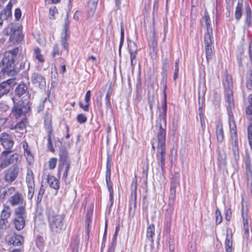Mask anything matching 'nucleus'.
I'll use <instances>...</instances> for the list:
<instances>
[{
    "mask_svg": "<svg viewBox=\"0 0 252 252\" xmlns=\"http://www.w3.org/2000/svg\"><path fill=\"white\" fill-rule=\"evenodd\" d=\"M23 242V237L21 235L16 234L11 236L8 240V243L9 245L18 246L21 245Z\"/></svg>",
    "mask_w": 252,
    "mask_h": 252,
    "instance_id": "17",
    "label": "nucleus"
},
{
    "mask_svg": "<svg viewBox=\"0 0 252 252\" xmlns=\"http://www.w3.org/2000/svg\"><path fill=\"white\" fill-rule=\"evenodd\" d=\"M225 248L226 252H232V235L227 232L225 241Z\"/></svg>",
    "mask_w": 252,
    "mask_h": 252,
    "instance_id": "22",
    "label": "nucleus"
},
{
    "mask_svg": "<svg viewBox=\"0 0 252 252\" xmlns=\"http://www.w3.org/2000/svg\"><path fill=\"white\" fill-rule=\"evenodd\" d=\"M111 158L108 155L107 156V164H106V171H111V165H110V162H111Z\"/></svg>",
    "mask_w": 252,
    "mask_h": 252,
    "instance_id": "62",
    "label": "nucleus"
},
{
    "mask_svg": "<svg viewBox=\"0 0 252 252\" xmlns=\"http://www.w3.org/2000/svg\"><path fill=\"white\" fill-rule=\"evenodd\" d=\"M48 184L50 186L55 189H58L59 188V182L58 180L55 177L52 176L48 178Z\"/></svg>",
    "mask_w": 252,
    "mask_h": 252,
    "instance_id": "33",
    "label": "nucleus"
},
{
    "mask_svg": "<svg viewBox=\"0 0 252 252\" xmlns=\"http://www.w3.org/2000/svg\"><path fill=\"white\" fill-rule=\"evenodd\" d=\"M24 155L26 158L28 164L31 165L33 163L34 161L33 156H32L30 151H27L26 152H25Z\"/></svg>",
    "mask_w": 252,
    "mask_h": 252,
    "instance_id": "38",
    "label": "nucleus"
},
{
    "mask_svg": "<svg viewBox=\"0 0 252 252\" xmlns=\"http://www.w3.org/2000/svg\"><path fill=\"white\" fill-rule=\"evenodd\" d=\"M59 53V48L57 44H55L53 47V50L52 52L53 56H55Z\"/></svg>",
    "mask_w": 252,
    "mask_h": 252,
    "instance_id": "64",
    "label": "nucleus"
},
{
    "mask_svg": "<svg viewBox=\"0 0 252 252\" xmlns=\"http://www.w3.org/2000/svg\"><path fill=\"white\" fill-rule=\"evenodd\" d=\"M31 81L35 87L43 89L46 87L45 79L39 73H33L31 76Z\"/></svg>",
    "mask_w": 252,
    "mask_h": 252,
    "instance_id": "13",
    "label": "nucleus"
},
{
    "mask_svg": "<svg viewBox=\"0 0 252 252\" xmlns=\"http://www.w3.org/2000/svg\"><path fill=\"white\" fill-rule=\"evenodd\" d=\"M34 57L39 62L43 63L44 62V58L42 55L40 54V50L38 47H36L34 49Z\"/></svg>",
    "mask_w": 252,
    "mask_h": 252,
    "instance_id": "37",
    "label": "nucleus"
},
{
    "mask_svg": "<svg viewBox=\"0 0 252 252\" xmlns=\"http://www.w3.org/2000/svg\"><path fill=\"white\" fill-rule=\"evenodd\" d=\"M226 9L232 10L233 6V0H226Z\"/></svg>",
    "mask_w": 252,
    "mask_h": 252,
    "instance_id": "55",
    "label": "nucleus"
},
{
    "mask_svg": "<svg viewBox=\"0 0 252 252\" xmlns=\"http://www.w3.org/2000/svg\"><path fill=\"white\" fill-rule=\"evenodd\" d=\"M113 93V90L111 88V87H109L108 90L107 91V93L105 95V104L106 106V107L108 109H111V104L110 102V98L112 94Z\"/></svg>",
    "mask_w": 252,
    "mask_h": 252,
    "instance_id": "34",
    "label": "nucleus"
},
{
    "mask_svg": "<svg viewBox=\"0 0 252 252\" xmlns=\"http://www.w3.org/2000/svg\"><path fill=\"white\" fill-rule=\"evenodd\" d=\"M16 84L15 79H9L0 83V99L7 95Z\"/></svg>",
    "mask_w": 252,
    "mask_h": 252,
    "instance_id": "9",
    "label": "nucleus"
},
{
    "mask_svg": "<svg viewBox=\"0 0 252 252\" xmlns=\"http://www.w3.org/2000/svg\"><path fill=\"white\" fill-rule=\"evenodd\" d=\"M45 127L48 134L51 135L52 132V120L50 117H47L45 120Z\"/></svg>",
    "mask_w": 252,
    "mask_h": 252,
    "instance_id": "32",
    "label": "nucleus"
},
{
    "mask_svg": "<svg viewBox=\"0 0 252 252\" xmlns=\"http://www.w3.org/2000/svg\"><path fill=\"white\" fill-rule=\"evenodd\" d=\"M44 193V190L42 188H40L38 191V193L37 195V202H40L42 198L43 195Z\"/></svg>",
    "mask_w": 252,
    "mask_h": 252,
    "instance_id": "56",
    "label": "nucleus"
},
{
    "mask_svg": "<svg viewBox=\"0 0 252 252\" xmlns=\"http://www.w3.org/2000/svg\"><path fill=\"white\" fill-rule=\"evenodd\" d=\"M246 87L248 89H252V71H251L249 73V77H247V81L246 83Z\"/></svg>",
    "mask_w": 252,
    "mask_h": 252,
    "instance_id": "45",
    "label": "nucleus"
},
{
    "mask_svg": "<svg viewBox=\"0 0 252 252\" xmlns=\"http://www.w3.org/2000/svg\"><path fill=\"white\" fill-rule=\"evenodd\" d=\"M216 136L218 142H221L223 141L224 136L222 125L221 123H219L217 125Z\"/></svg>",
    "mask_w": 252,
    "mask_h": 252,
    "instance_id": "28",
    "label": "nucleus"
},
{
    "mask_svg": "<svg viewBox=\"0 0 252 252\" xmlns=\"http://www.w3.org/2000/svg\"><path fill=\"white\" fill-rule=\"evenodd\" d=\"M26 181L27 186L34 185V175L32 170L27 167V172L26 174Z\"/></svg>",
    "mask_w": 252,
    "mask_h": 252,
    "instance_id": "24",
    "label": "nucleus"
},
{
    "mask_svg": "<svg viewBox=\"0 0 252 252\" xmlns=\"http://www.w3.org/2000/svg\"><path fill=\"white\" fill-rule=\"evenodd\" d=\"M11 210L10 207L7 205H3V208L1 211L0 218L7 220L11 215Z\"/></svg>",
    "mask_w": 252,
    "mask_h": 252,
    "instance_id": "27",
    "label": "nucleus"
},
{
    "mask_svg": "<svg viewBox=\"0 0 252 252\" xmlns=\"http://www.w3.org/2000/svg\"><path fill=\"white\" fill-rule=\"evenodd\" d=\"M7 32L10 35V40L14 43L20 42L23 40V35L21 31L16 30L12 25L8 27Z\"/></svg>",
    "mask_w": 252,
    "mask_h": 252,
    "instance_id": "11",
    "label": "nucleus"
},
{
    "mask_svg": "<svg viewBox=\"0 0 252 252\" xmlns=\"http://www.w3.org/2000/svg\"><path fill=\"white\" fill-rule=\"evenodd\" d=\"M246 18L245 22L248 27H250L252 23V10L248 3L246 5Z\"/></svg>",
    "mask_w": 252,
    "mask_h": 252,
    "instance_id": "30",
    "label": "nucleus"
},
{
    "mask_svg": "<svg viewBox=\"0 0 252 252\" xmlns=\"http://www.w3.org/2000/svg\"><path fill=\"white\" fill-rule=\"evenodd\" d=\"M137 186V179L136 177H135L132 180L131 185V198L129 207L130 212L132 211L133 208L134 210L136 207Z\"/></svg>",
    "mask_w": 252,
    "mask_h": 252,
    "instance_id": "10",
    "label": "nucleus"
},
{
    "mask_svg": "<svg viewBox=\"0 0 252 252\" xmlns=\"http://www.w3.org/2000/svg\"><path fill=\"white\" fill-rule=\"evenodd\" d=\"M58 9L55 6L51 7L49 9V17L50 19H53L55 15L57 13Z\"/></svg>",
    "mask_w": 252,
    "mask_h": 252,
    "instance_id": "51",
    "label": "nucleus"
},
{
    "mask_svg": "<svg viewBox=\"0 0 252 252\" xmlns=\"http://www.w3.org/2000/svg\"><path fill=\"white\" fill-rule=\"evenodd\" d=\"M169 67V60L167 58H165L162 60V70L164 75H167V71Z\"/></svg>",
    "mask_w": 252,
    "mask_h": 252,
    "instance_id": "35",
    "label": "nucleus"
},
{
    "mask_svg": "<svg viewBox=\"0 0 252 252\" xmlns=\"http://www.w3.org/2000/svg\"><path fill=\"white\" fill-rule=\"evenodd\" d=\"M229 124L230 130L231 134L232 144L233 148L237 147L238 148V141L237 139V134L236 130V126L234 121L233 116L231 115L228 112Z\"/></svg>",
    "mask_w": 252,
    "mask_h": 252,
    "instance_id": "8",
    "label": "nucleus"
},
{
    "mask_svg": "<svg viewBox=\"0 0 252 252\" xmlns=\"http://www.w3.org/2000/svg\"><path fill=\"white\" fill-rule=\"evenodd\" d=\"M248 102L249 105L246 109V117L249 121H252V94L249 95Z\"/></svg>",
    "mask_w": 252,
    "mask_h": 252,
    "instance_id": "25",
    "label": "nucleus"
},
{
    "mask_svg": "<svg viewBox=\"0 0 252 252\" xmlns=\"http://www.w3.org/2000/svg\"><path fill=\"white\" fill-rule=\"evenodd\" d=\"M67 24L66 23H65V32L63 34V35L62 36V40H61L62 45L65 49H67V40H66V26H67Z\"/></svg>",
    "mask_w": 252,
    "mask_h": 252,
    "instance_id": "47",
    "label": "nucleus"
},
{
    "mask_svg": "<svg viewBox=\"0 0 252 252\" xmlns=\"http://www.w3.org/2000/svg\"><path fill=\"white\" fill-rule=\"evenodd\" d=\"M22 15V12L20 8H17L15 10L14 16L16 20H19Z\"/></svg>",
    "mask_w": 252,
    "mask_h": 252,
    "instance_id": "54",
    "label": "nucleus"
},
{
    "mask_svg": "<svg viewBox=\"0 0 252 252\" xmlns=\"http://www.w3.org/2000/svg\"><path fill=\"white\" fill-rule=\"evenodd\" d=\"M91 91L90 90L88 91L86 94L85 98V102H86V103H89V101L90 100V98H91Z\"/></svg>",
    "mask_w": 252,
    "mask_h": 252,
    "instance_id": "60",
    "label": "nucleus"
},
{
    "mask_svg": "<svg viewBox=\"0 0 252 252\" xmlns=\"http://www.w3.org/2000/svg\"><path fill=\"white\" fill-rule=\"evenodd\" d=\"M28 123L26 119H23L19 123H18L15 126H12L11 129H15L16 132L23 134L26 131V125Z\"/></svg>",
    "mask_w": 252,
    "mask_h": 252,
    "instance_id": "15",
    "label": "nucleus"
},
{
    "mask_svg": "<svg viewBox=\"0 0 252 252\" xmlns=\"http://www.w3.org/2000/svg\"><path fill=\"white\" fill-rule=\"evenodd\" d=\"M15 188L11 187L8 188L5 191V193L7 194H11L13 192H15L8 200V202L12 206L21 205L23 202V197L22 195L18 192H15Z\"/></svg>",
    "mask_w": 252,
    "mask_h": 252,
    "instance_id": "7",
    "label": "nucleus"
},
{
    "mask_svg": "<svg viewBox=\"0 0 252 252\" xmlns=\"http://www.w3.org/2000/svg\"><path fill=\"white\" fill-rule=\"evenodd\" d=\"M98 0H90L88 2V12L90 16H93L96 10Z\"/></svg>",
    "mask_w": 252,
    "mask_h": 252,
    "instance_id": "26",
    "label": "nucleus"
},
{
    "mask_svg": "<svg viewBox=\"0 0 252 252\" xmlns=\"http://www.w3.org/2000/svg\"><path fill=\"white\" fill-rule=\"evenodd\" d=\"M63 166L65 167L64 171L68 172L69 168H70V163L69 162L64 163V164H61V169L60 170H59V172H61Z\"/></svg>",
    "mask_w": 252,
    "mask_h": 252,
    "instance_id": "57",
    "label": "nucleus"
},
{
    "mask_svg": "<svg viewBox=\"0 0 252 252\" xmlns=\"http://www.w3.org/2000/svg\"><path fill=\"white\" fill-rule=\"evenodd\" d=\"M232 150L234 159L236 161V164H237L238 161L239 159V154L238 148H237V147L232 148Z\"/></svg>",
    "mask_w": 252,
    "mask_h": 252,
    "instance_id": "49",
    "label": "nucleus"
},
{
    "mask_svg": "<svg viewBox=\"0 0 252 252\" xmlns=\"http://www.w3.org/2000/svg\"><path fill=\"white\" fill-rule=\"evenodd\" d=\"M243 6V0H238L235 11V17L237 21H239L242 17Z\"/></svg>",
    "mask_w": 252,
    "mask_h": 252,
    "instance_id": "23",
    "label": "nucleus"
},
{
    "mask_svg": "<svg viewBox=\"0 0 252 252\" xmlns=\"http://www.w3.org/2000/svg\"><path fill=\"white\" fill-rule=\"evenodd\" d=\"M222 220V217L220 211L218 209L216 211V222L217 224H220Z\"/></svg>",
    "mask_w": 252,
    "mask_h": 252,
    "instance_id": "52",
    "label": "nucleus"
},
{
    "mask_svg": "<svg viewBox=\"0 0 252 252\" xmlns=\"http://www.w3.org/2000/svg\"><path fill=\"white\" fill-rule=\"evenodd\" d=\"M204 42L206 59L207 62H209L212 59L213 55L212 44L213 37H210L209 35H207L204 37Z\"/></svg>",
    "mask_w": 252,
    "mask_h": 252,
    "instance_id": "14",
    "label": "nucleus"
},
{
    "mask_svg": "<svg viewBox=\"0 0 252 252\" xmlns=\"http://www.w3.org/2000/svg\"><path fill=\"white\" fill-rule=\"evenodd\" d=\"M111 171H106V182L108 189V190H113L112 184L110 180Z\"/></svg>",
    "mask_w": 252,
    "mask_h": 252,
    "instance_id": "39",
    "label": "nucleus"
},
{
    "mask_svg": "<svg viewBox=\"0 0 252 252\" xmlns=\"http://www.w3.org/2000/svg\"><path fill=\"white\" fill-rule=\"evenodd\" d=\"M12 100L14 105L12 108V113L16 119L20 118L23 113L22 106L21 105L16 103L15 98L12 97Z\"/></svg>",
    "mask_w": 252,
    "mask_h": 252,
    "instance_id": "19",
    "label": "nucleus"
},
{
    "mask_svg": "<svg viewBox=\"0 0 252 252\" xmlns=\"http://www.w3.org/2000/svg\"><path fill=\"white\" fill-rule=\"evenodd\" d=\"M130 53V63L131 65L132 66V69H133L134 65L136 63V62L135 61L136 59V56L137 54V53Z\"/></svg>",
    "mask_w": 252,
    "mask_h": 252,
    "instance_id": "48",
    "label": "nucleus"
},
{
    "mask_svg": "<svg viewBox=\"0 0 252 252\" xmlns=\"http://www.w3.org/2000/svg\"><path fill=\"white\" fill-rule=\"evenodd\" d=\"M87 117L82 114H78L77 116V120L78 123L83 124L87 121Z\"/></svg>",
    "mask_w": 252,
    "mask_h": 252,
    "instance_id": "50",
    "label": "nucleus"
},
{
    "mask_svg": "<svg viewBox=\"0 0 252 252\" xmlns=\"http://www.w3.org/2000/svg\"><path fill=\"white\" fill-rule=\"evenodd\" d=\"M67 150L64 149H61L59 152L60 157V164L59 166V170L61 169V164H64V163L69 162L67 160Z\"/></svg>",
    "mask_w": 252,
    "mask_h": 252,
    "instance_id": "21",
    "label": "nucleus"
},
{
    "mask_svg": "<svg viewBox=\"0 0 252 252\" xmlns=\"http://www.w3.org/2000/svg\"><path fill=\"white\" fill-rule=\"evenodd\" d=\"M21 53V50L16 47L12 50L6 51L0 63L1 71L8 74L14 75L16 72L14 69L15 58Z\"/></svg>",
    "mask_w": 252,
    "mask_h": 252,
    "instance_id": "3",
    "label": "nucleus"
},
{
    "mask_svg": "<svg viewBox=\"0 0 252 252\" xmlns=\"http://www.w3.org/2000/svg\"><path fill=\"white\" fill-rule=\"evenodd\" d=\"M0 141L5 151H12L14 145V140L12 136L7 133L3 132L0 135Z\"/></svg>",
    "mask_w": 252,
    "mask_h": 252,
    "instance_id": "12",
    "label": "nucleus"
},
{
    "mask_svg": "<svg viewBox=\"0 0 252 252\" xmlns=\"http://www.w3.org/2000/svg\"><path fill=\"white\" fill-rule=\"evenodd\" d=\"M179 59H177L175 61V71L173 75V78L174 80H176V79L178 77V72H179Z\"/></svg>",
    "mask_w": 252,
    "mask_h": 252,
    "instance_id": "44",
    "label": "nucleus"
},
{
    "mask_svg": "<svg viewBox=\"0 0 252 252\" xmlns=\"http://www.w3.org/2000/svg\"><path fill=\"white\" fill-rule=\"evenodd\" d=\"M26 215V208L24 206H18L14 209L13 223L18 231L22 230L25 226Z\"/></svg>",
    "mask_w": 252,
    "mask_h": 252,
    "instance_id": "4",
    "label": "nucleus"
},
{
    "mask_svg": "<svg viewBox=\"0 0 252 252\" xmlns=\"http://www.w3.org/2000/svg\"><path fill=\"white\" fill-rule=\"evenodd\" d=\"M155 235V226L153 224L149 225L147 230V238L151 243L154 242L153 236Z\"/></svg>",
    "mask_w": 252,
    "mask_h": 252,
    "instance_id": "31",
    "label": "nucleus"
},
{
    "mask_svg": "<svg viewBox=\"0 0 252 252\" xmlns=\"http://www.w3.org/2000/svg\"><path fill=\"white\" fill-rule=\"evenodd\" d=\"M180 181L172 180L171 182L170 189V199L174 200L176 197V189L179 186Z\"/></svg>",
    "mask_w": 252,
    "mask_h": 252,
    "instance_id": "20",
    "label": "nucleus"
},
{
    "mask_svg": "<svg viewBox=\"0 0 252 252\" xmlns=\"http://www.w3.org/2000/svg\"><path fill=\"white\" fill-rule=\"evenodd\" d=\"M12 151H4L1 153L0 156V168H5L9 165L18 162L20 156L17 153H14L8 157V155Z\"/></svg>",
    "mask_w": 252,
    "mask_h": 252,
    "instance_id": "5",
    "label": "nucleus"
},
{
    "mask_svg": "<svg viewBox=\"0 0 252 252\" xmlns=\"http://www.w3.org/2000/svg\"><path fill=\"white\" fill-rule=\"evenodd\" d=\"M203 21L205 22L207 30V32L205 33L204 37L209 35L210 37H213V30L211 27V20L207 13H205Z\"/></svg>",
    "mask_w": 252,
    "mask_h": 252,
    "instance_id": "16",
    "label": "nucleus"
},
{
    "mask_svg": "<svg viewBox=\"0 0 252 252\" xmlns=\"http://www.w3.org/2000/svg\"><path fill=\"white\" fill-rule=\"evenodd\" d=\"M242 218H243V223L244 226H249L247 213H244L243 207H242Z\"/></svg>",
    "mask_w": 252,
    "mask_h": 252,
    "instance_id": "46",
    "label": "nucleus"
},
{
    "mask_svg": "<svg viewBox=\"0 0 252 252\" xmlns=\"http://www.w3.org/2000/svg\"><path fill=\"white\" fill-rule=\"evenodd\" d=\"M7 223L8 220H4L1 218L0 219V226L2 228L3 227H5Z\"/></svg>",
    "mask_w": 252,
    "mask_h": 252,
    "instance_id": "61",
    "label": "nucleus"
},
{
    "mask_svg": "<svg viewBox=\"0 0 252 252\" xmlns=\"http://www.w3.org/2000/svg\"><path fill=\"white\" fill-rule=\"evenodd\" d=\"M226 157L224 156L223 158H221V159L219 158V164L221 167H224L226 165Z\"/></svg>",
    "mask_w": 252,
    "mask_h": 252,
    "instance_id": "58",
    "label": "nucleus"
},
{
    "mask_svg": "<svg viewBox=\"0 0 252 252\" xmlns=\"http://www.w3.org/2000/svg\"><path fill=\"white\" fill-rule=\"evenodd\" d=\"M128 48L129 53H137V47L135 42L129 41L128 42Z\"/></svg>",
    "mask_w": 252,
    "mask_h": 252,
    "instance_id": "40",
    "label": "nucleus"
},
{
    "mask_svg": "<svg viewBox=\"0 0 252 252\" xmlns=\"http://www.w3.org/2000/svg\"><path fill=\"white\" fill-rule=\"evenodd\" d=\"M57 163V158H51L49 161V168L50 169H54L55 168Z\"/></svg>",
    "mask_w": 252,
    "mask_h": 252,
    "instance_id": "42",
    "label": "nucleus"
},
{
    "mask_svg": "<svg viewBox=\"0 0 252 252\" xmlns=\"http://www.w3.org/2000/svg\"><path fill=\"white\" fill-rule=\"evenodd\" d=\"M19 169L17 165H14L4 172V180L8 184H11L17 178Z\"/></svg>",
    "mask_w": 252,
    "mask_h": 252,
    "instance_id": "6",
    "label": "nucleus"
},
{
    "mask_svg": "<svg viewBox=\"0 0 252 252\" xmlns=\"http://www.w3.org/2000/svg\"><path fill=\"white\" fill-rule=\"evenodd\" d=\"M93 213V210L92 209H90V210H88V212L87 213L86 223L87 225L88 229L89 228V226L92 221ZM87 231H88V230Z\"/></svg>",
    "mask_w": 252,
    "mask_h": 252,
    "instance_id": "41",
    "label": "nucleus"
},
{
    "mask_svg": "<svg viewBox=\"0 0 252 252\" xmlns=\"http://www.w3.org/2000/svg\"><path fill=\"white\" fill-rule=\"evenodd\" d=\"M249 144L252 149V121H250L249 125L247 128Z\"/></svg>",
    "mask_w": 252,
    "mask_h": 252,
    "instance_id": "36",
    "label": "nucleus"
},
{
    "mask_svg": "<svg viewBox=\"0 0 252 252\" xmlns=\"http://www.w3.org/2000/svg\"><path fill=\"white\" fill-rule=\"evenodd\" d=\"M166 110L167 105L165 102L156 121V137L152 142V148L156 149V159L162 171L164 170L165 164Z\"/></svg>",
    "mask_w": 252,
    "mask_h": 252,
    "instance_id": "1",
    "label": "nucleus"
},
{
    "mask_svg": "<svg viewBox=\"0 0 252 252\" xmlns=\"http://www.w3.org/2000/svg\"><path fill=\"white\" fill-rule=\"evenodd\" d=\"M226 101L227 102V108H228V112H229L231 115L233 116L232 112L229 109H231L234 107V103L233 100V93L232 90H228L226 91Z\"/></svg>",
    "mask_w": 252,
    "mask_h": 252,
    "instance_id": "18",
    "label": "nucleus"
},
{
    "mask_svg": "<svg viewBox=\"0 0 252 252\" xmlns=\"http://www.w3.org/2000/svg\"><path fill=\"white\" fill-rule=\"evenodd\" d=\"M49 226L53 233H60L65 229V215L56 209L48 208L46 211Z\"/></svg>",
    "mask_w": 252,
    "mask_h": 252,
    "instance_id": "2",
    "label": "nucleus"
},
{
    "mask_svg": "<svg viewBox=\"0 0 252 252\" xmlns=\"http://www.w3.org/2000/svg\"><path fill=\"white\" fill-rule=\"evenodd\" d=\"M231 211L230 209H227L225 212V219L229 220L231 218Z\"/></svg>",
    "mask_w": 252,
    "mask_h": 252,
    "instance_id": "63",
    "label": "nucleus"
},
{
    "mask_svg": "<svg viewBox=\"0 0 252 252\" xmlns=\"http://www.w3.org/2000/svg\"><path fill=\"white\" fill-rule=\"evenodd\" d=\"M28 189V192L27 193V197L29 199H31L34 194V185L33 186H27Z\"/></svg>",
    "mask_w": 252,
    "mask_h": 252,
    "instance_id": "43",
    "label": "nucleus"
},
{
    "mask_svg": "<svg viewBox=\"0 0 252 252\" xmlns=\"http://www.w3.org/2000/svg\"><path fill=\"white\" fill-rule=\"evenodd\" d=\"M12 7V4L11 3H9L6 6L5 9L4 10V11L6 12V13H7L8 15H11V10Z\"/></svg>",
    "mask_w": 252,
    "mask_h": 252,
    "instance_id": "59",
    "label": "nucleus"
},
{
    "mask_svg": "<svg viewBox=\"0 0 252 252\" xmlns=\"http://www.w3.org/2000/svg\"><path fill=\"white\" fill-rule=\"evenodd\" d=\"M27 90V87L23 84L21 83L18 85L15 90V92L16 95L19 97L25 94Z\"/></svg>",
    "mask_w": 252,
    "mask_h": 252,
    "instance_id": "29",
    "label": "nucleus"
},
{
    "mask_svg": "<svg viewBox=\"0 0 252 252\" xmlns=\"http://www.w3.org/2000/svg\"><path fill=\"white\" fill-rule=\"evenodd\" d=\"M48 148L50 150V151L53 153L55 152V149L53 147V144L51 142V135L48 134Z\"/></svg>",
    "mask_w": 252,
    "mask_h": 252,
    "instance_id": "53",
    "label": "nucleus"
}]
</instances>
